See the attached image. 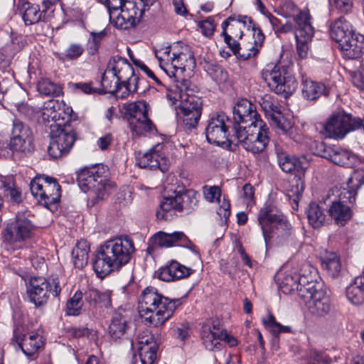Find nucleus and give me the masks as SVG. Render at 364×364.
<instances>
[{
    "label": "nucleus",
    "mask_w": 364,
    "mask_h": 364,
    "mask_svg": "<svg viewBox=\"0 0 364 364\" xmlns=\"http://www.w3.org/2000/svg\"><path fill=\"white\" fill-rule=\"evenodd\" d=\"M83 294L77 291L66 302L65 311L69 316H78L83 306Z\"/></svg>",
    "instance_id": "obj_50"
},
{
    "label": "nucleus",
    "mask_w": 364,
    "mask_h": 364,
    "mask_svg": "<svg viewBox=\"0 0 364 364\" xmlns=\"http://www.w3.org/2000/svg\"><path fill=\"white\" fill-rule=\"evenodd\" d=\"M227 20L228 21L229 20L232 21L233 23L231 24V28L239 31L238 33H235V37H238L239 38H241L243 35L242 28H245V27H247V29L252 28L254 34L255 29L253 27L255 26V28H259V26H256L255 23H253L251 18L247 17L246 16H239L237 19L229 18Z\"/></svg>",
    "instance_id": "obj_52"
},
{
    "label": "nucleus",
    "mask_w": 364,
    "mask_h": 364,
    "mask_svg": "<svg viewBox=\"0 0 364 364\" xmlns=\"http://www.w3.org/2000/svg\"><path fill=\"white\" fill-rule=\"evenodd\" d=\"M134 250V242L128 237H117L106 241L101 245L93 262L94 271L100 278L119 271L129 262Z\"/></svg>",
    "instance_id": "obj_2"
},
{
    "label": "nucleus",
    "mask_w": 364,
    "mask_h": 364,
    "mask_svg": "<svg viewBox=\"0 0 364 364\" xmlns=\"http://www.w3.org/2000/svg\"><path fill=\"white\" fill-rule=\"evenodd\" d=\"M106 35L107 32L105 30L99 32H90L87 44V51L89 55H93L98 52L101 42Z\"/></svg>",
    "instance_id": "obj_53"
},
{
    "label": "nucleus",
    "mask_w": 364,
    "mask_h": 364,
    "mask_svg": "<svg viewBox=\"0 0 364 364\" xmlns=\"http://www.w3.org/2000/svg\"><path fill=\"white\" fill-rule=\"evenodd\" d=\"M28 210L19 211L14 222L7 225L3 232L4 240L9 244H16L30 238L35 230Z\"/></svg>",
    "instance_id": "obj_15"
},
{
    "label": "nucleus",
    "mask_w": 364,
    "mask_h": 364,
    "mask_svg": "<svg viewBox=\"0 0 364 364\" xmlns=\"http://www.w3.org/2000/svg\"><path fill=\"white\" fill-rule=\"evenodd\" d=\"M146 6L144 0H127L112 23L122 30L134 28L142 20Z\"/></svg>",
    "instance_id": "obj_16"
},
{
    "label": "nucleus",
    "mask_w": 364,
    "mask_h": 364,
    "mask_svg": "<svg viewBox=\"0 0 364 364\" xmlns=\"http://www.w3.org/2000/svg\"><path fill=\"white\" fill-rule=\"evenodd\" d=\"M0 189L12 203H20L22 201L21 191L16 187L13 176L0 175Z\"/></svg>",
    "instance_id": "obj_41"
},
{
    "label": "nucleus",
    "mask_w": 364,
    "mask_h": 364,
    "mask_svg": "<svg viewBox=\"0 0 364 364\" xmlns=\"http://www.w3.org/2000/svg\"><path fill=\"white\" fill-rule=\"evenodd\" d=\"M303 289H300L299 297L305 302L311 314L323 317L328 314L332 309L329 296L322 289V285L316 280L308 282L301 280Z\"/></svg>",
    "instance_id": "obj_9"
},
{
    "label": "nucleus",
    "mask_w": 364,
    "mask_h": 364,
    "mask_svg": "<svg viewBox=\"0 0 364 364\" xmlns=\"http://www.w3.org/2000/svg\"><path fill=\"white\" fill-rule=\"evenodd\" d=\"M343 54L349 59L360 58L364 53V36L355 33L339 45Z\"/></svg>",
    "instance_id": "obj_27"
},
{
    "label": "nucleus",
    "mask_w": 364,
    "mask_h": 364,
    "mask_svg": "<svg viewBox=\"0 0 364 364\" xmlns=\"http://www.w3.org/2000/svg\"><path fill=\"white\" fill-rule=\"evenodd\" d=\"M149 105L145 101H136L124 105V113L128 117V122L148 116Z\"/></svg>",
    "instance_id": "obj_45"
},
{
    "label": "nucleus",
    "mask_w": 364,
    "mask_h": 364,
    "mask_svg": "<svg viewBox=\"0 0 364 364\" xmlns=\"http://www.w3.org/2000/svg\"><path fill=\"white\" fill-rule=\"evenodd\" d=\"M331 359L324 352L312 350L309 353L308 364H331Z\"/></svg>",
    "instance_id": "obj_59"
},
{
    "label": "nucleus",
    "mask_w": 364,
    "mask_h": 364,
    "mask_svg": "<svg viewBox=\"0 0 364 364\" xmlns=\"http://www.w3.org/2000/svg\"><path fill=\"white\" fill-rule=\"evenodd\" d=\"M112 292L101 291L97 289L90 288L85 292V300L93 309H109L112 307Z\"/></svg>",
    "instance_id": "obj_32"
},
{
    "label": "nucleus",
    "mask_w": 364,
    "mask_h": 364,
    "mask_svg": "<svg viewBox=\"0 0 364 364\" xmlns=\"http://www.w3.org/2000/svg\"><path fill=\"white\" fill-rule=\"evenodd\" d=\"M101 86V93L116 94L119 97L122 90L121 83L109 66L102 77Z\"/></svg>",
    "instance_id": "obj_42"
},
{
    "label": "nucleus",
    "mask_w": 364,
    "mask_h": 364,
    "mask_svg": "<svg viewBox=\"0 0 364 364\" xmlns=\"http://www.w3.org/2000/svg\"><path fill=\"white\" fill-rule=\"evenodd\" d=\"M144 82V79L140 78L134 73L127 80H124V82L121 83L122 90L119 97L126 98L132 93L139 91L144 92V89L141 88V85Z\"/></svg>",
    "instance_id": "obj_47"
},
{
    "label": "nucleus",
    "mask_w": 364,
    "mask_h": 364,
    "mask_svg": "<svg viewBox=\"0 0 364 364\" xmlns=\"http://www.w3.org/2000/svg\"><path fill=\"white\" fill-rule=\"evenodd\" d=\"M278 286L281 291L285 294L293 293L295 290L297 295L299 296L300 289L303 287L301 285V280L305 278L308 282H311L312 278L311 275L301 274L299 275L295 272H287L284 274H277Z\"/></svg>",
    "instance_id": "obj_21"
},
{
    "label": "nucleus",
    "mask_w": 364,
    "mask_h": 364,
    "mask_svg": "<svg viewBox=\"0 0 364 364\" xmlns=\"http://www.w3.org/2000/svg\"><path fill=\"white\" fill-rule=\"evenodd\" d=\"M13 340L17 343L23 353L28 357L33 355L43 346V336L36 333L23 335V338H20L14 331Z\"/></svg>",
    "instance_id": "obj_28"
},
{
    "label": "nucleus",
    "mask_w": 364,
    "mask_h": 364,
    "mask_svg": "<svg viewBox=\"0 0 364 364\" xmlns=\"http://www.w3.org/2000/svg\"><path fill=\"white\" fill-rule=\"evenodd\" d=\"M328 213L335 223L339 226H343L353 215L351 206L341 200L333 201Z\"/></svg>",
    "instance_id": "obj_34"
},
{
    "label": "nucleus",
    "mask_w": 364,
    "mask_h": 364,
    "mask_svg": "<svg viewBox=\"0 0 364 364\" xmlns=\"http://www.w3.org/2000/svg\"><path fill=\"white\" fill-rule=\"evenodd\" d=\"M107 175V169L100 164L83 168L77 173L79 186L84 192H89L93 204L102 200L114 187Z\"/></svg>",
    "instance_id": "obj_8"
},
{
    "label": "nucleus",
    "mask_w": 364,
    "mask_h": 364,
    "mask_svg": "<svg viewBox=\"0 0 364 364\" xmlns=\"http://www.w3.org/2000/svg\"><path fill=\"white\" fill-rule=\"evenodd\" d=\"M150 241L154 245L161 247H170L171 246L178 245L189 248L193 251L195 257L199 259V254L195 250V245L183 232L166 233L160 231L156 233L151 238Z\"/></svg>",
    "instance_id": "obj_19"
},
{
    "label": "nucleus",
    "mask_w": 364,
    "mask_h": 364,
    "mask_svg": "<svg viewBox=\"0 0 364 364\" xmlns=\"http://www.w3.org/2000/svg\"><path fill=\"white\" fill-rule=\"evenodd\" d=\"M198 26L201 29L202 33L205 36H212L215 28L214 21L210 17L204 21H199Z\"/></svg>",
    "instance_id": "obj_63"
},
{
    "label": "nucleus",
    "mask_w": 364,
    "mask_h": 364,
    "mask_svg": "<svg viewBox=\"0 0 364 364\" xmlns=\"http://www.w3.org/2000/svg\"><path fill=\"white\" fill-rule=\"evenodd\" d=\"M346 297L354 305H360L364 302V277H357L346 287Z\"/></svg>",
    "instance_id": "obj_40"
},
{
    "label": "nucleus",
    "mask_w": 364,
    "mask_h": 364,
    "mask_svg": "<svg viewBox=\"0 0 364 364\" xmlns=\"http://www.w3.org/2000/svg\"><path fill=\"white\" fill-rule=\"evenodd\" d=\"M306 215L309 224L314 228H320L325 222L326 215L316 203H311L309 205Z\"/></svg>",
    "instance_id": "obj_49"
},
{
    "label": "nucleus",
    "mask_w": 364,
    "mask_h": 364,
    "mask_svg": "<svg viewBox=\"0 0 364 364\" xmlns=\"http://www.w3.org/2000/svg\"><path fill=\"white\" fill-rule=\"evenodd\" d=\"M84 47L82 44L73 43L69 45L64 53V58L68 60H74L79 58L84 53Z\"/></svg>",
    "instance_id": "obj_58"
},
{
    "label": "nucleus",
    "mask_w": 364,
    "mask_h": 364,
    "mask_svg": "<svg viewBox=\"0 0 364 364\" xmlns=\"http://www.w3.org/2000/svg\"><path fill=\"white\" fill-rule=\"evenodd\" d=\"M92 82H70L69 87L77 93L101 94L100 89L95 88L92 86Z\"/></svg>",
    "instance_id": "obj_57"
},
{
    "label": "nucleus",
    "mask_w": 364,
    "mask_h": 364,
    "mask_svg": "<svg viewBox=\"0 0 364 364\" xmlns=\"http://www.w3.org/2000/svg\"><path fill=\"white\" fill-rule=\"evenodd\" d=\"M156 57L167 75L174 78L173 83L185 80L183 73L186 68L191 70L196 65L191 48L181 42L160 48L156 52Z\"/></svg>",
    "instance_id": "obj_6"
},
{
    "label": "nucleus",
    "mask_w": 364,
    "mask_h": 364,
    "mask_svg": "<svg viewBox=\"0 0 364 364\" xmlns=\"http://www.w3.org/2000/svg\"><path fill=\"white\" fill-rule=\"evenodd\" d=\"M136 165L140 168L150 170L159 169L162 172H165L168 168L166 159L154 150L144 154L139 153L136 157Z\"/></svg>",
    "instance_id": "obj_26"
},
{
    "label": "nucleus",
    "mask_w": 364,
    "mask_h": 364,
    "mask_svg": "<svg viewBox=\"0 0 364 364\" xmlns=\"http://www.w3.org/2000/svg\"><path fill=\"white\" fill-rule=\"evenodd\" d=\"M301 92L307 100H316L322 95H328V90L323 82L305 80L302 82Z\"/></svg>",
    "instance_id": "obj_37"
},
{
    "label": "nucleus",
    "mask_w": 364,
    "mask_h": 364,
    "mask_svg": "<svg viewBox=\"0 0 364 364\" xmlns=\"http://www.w3.org/2000/svg\"><path fill=\"white\" fill-rule=\"evenodd\" d=\"M120 83L127 80L134 74L132 65L128 60L119 55L114 56L108 64Z\"/></svg>",
    "instance_id": "obj_35"
},
{
    "label": "nucleus",
    "mask_w": 364,
    "mask_h": 364,
    "mask_svg": "<svg viewBox=\"0 0 364 364\" xmlns=\"http://www.w3.org/2000/svg\"><path fill=\"white\" fill-rule=\"evenodd\" d=\"M253 28L255 29V33L253 34L254 43H250L245 46L240 47L237 54H235L237 58L242 60H246L252 57H255L259 52L264 40V35L261 28H255V26Z\"/></svg>",
    "instance_id": "obj_36"
},
{
    "label": "nucleus",
    "mask_w": 364,
    "mask_h": 364,
    "mask_svg": "<svg viewBox=\"0 0 364 364\" xmlns=\"http://www.w3.org/2000/svg\"><path fill=\"white\" fill-rule=\"evenodd\" d=\"M277 160L279 166L284 172H295L298 175V178L295 179L296 191L293 193V201L297 205L304 189V183L301 176H304L306 169V160L304 157L296 158L285 153L277 154Z\"/></svg>",
    "instance_id": "obj_17"
},
{
    "label": "nucleus",
    "mask_w": 364,
    "mask_h": 364,
    "mask_svg": "<svg viewBox=\"0 0 364 364\" xmlns=\"http://www.w3.org/2000/svg\"><path fill=\"white\" fill-rule=\"evenodd\" d=\"M179 191L181 198L179 213L185 212L186 214L191 213L198 204L199 194L192 189L181 188Z\"/></svg>",
    "instance_id": "obj_43"
},
{
    "label": "nucleus",
    "mask_w": 364,
    "mask_h": 364,
    "mask_svg": "<svg viewBox=\"0 0 364 364\" xmlns=\"http://www.w3.org/2000/svg\"><path fill=\"white\" fill-rule=\"evenodd\" d=\"M223 334V326L218 319L207 321L203 326L201 338L203 344L208 350H220L223 348L221 336Z\"/></svg>",
    "instance_id": "obj_20"
},
{
    "label": "nucleus",
    "mask_w": 364,
    "mask_h": 364,
    "mask_svg": "<svg viewBox=\"0 0 364 364\" xmlns=\"http://www.w3.org/2000/svg\"><path fill=\"white\" fill-rule=\"evenodd\" d=\"M141 364H153L156 358L157 346L138 347Z\"/></svg>",
    "instance_id": "obj_56"
},
{
    "label": "nucleus",
    "mask_w": 364,
    "mask_h": 364,
    "mask_svg": "<svg viewBox=\"0 0 364 364\" xmlns=\"http://www.w3.org/2000/svg\"><path fill=\"white\" fill-rule=\"evenodd\" d=\"M321 266L331 277L338 278L341 272L340 257L333 252H326L321 257Z\"/></svg>",
    "instance_id": "obj_39"
},
{
    "label": "nucleus",
    "mask_w": 364,
    "mask_h": 364,
    "mask_svg": "<svg viewBox=\"0 0 364 364\" xmlns=\"http://www.w3.org/2000/svg\"><path fill=\"white\" fill-rule=\"evenodd\" d=\"M30 301L36 306L45 305L50 294L58 296L61 287L58 278H53L50 281L44 277H33L30 281V287L27 290Z\"/></svg>",
    "instance_id": "obj_14"
},
{
    "label": "nucleus",
    "mask_w": 364,
    "mask_h": 364,
    "mask_svg": "<svg viewBox=\"0 0 364 364\" xmlns=\"http://www.w3.org/2000/svg\"><path fill=\"white\" fill-rule=\"evenodd\" d=\"M9 149L13 152L28 154L33 149L32 132L18 119H14L11 132Z\"/></svg>",
    "instance_id": "obj_18"
},
{
    "label": "nucleus",
    "mask_w": 364,
    "mask_h": 364,
    "mask_svg": "<svg viewBox=\"0 0 364 364\" xmlns=\"http://www.w3.org/2000/svg\"><path fill=\"white\" fill-rule=\"evenodd\" d=\"M356 129L364 131V117H354L345 112L333 113L323 124L326 137L343 139L349 132Z\"/></svg>",
    "instance_id": "obj_11"
},
{
    "label": "nucleus",
    "mask_w": 364,
    "mask_h": 364,
    "mask_svg": "<svg viewBox=\"0 0 364 364\" xmlns=\"http://www.w3.org/2000/svg\"><path fill=\"white\" fill-rule=\"evenodd\" d=\"M138 347H155L156 346L154 336L148 331H145L139 333L137 336Z\"/></svg>",
    "instance_id": "obj_62"
},
{
    "label": "nucleus",
    "mask_w": 364,
    "mask_h": 364,
    "mask_svg": "<svg viewBox=\"0 0 364 364\" xmlns=\"http://www.w3.org/2000/svg\"><path fill=\"white\" fill-rule=\"evenodd\" d=\"M364 184V170L355 171L348 178L346 188L339 194V199L343 203L353 205L356 199L358 190Z\"/></svg>",
    "instance_id": "obj_22"
},
{
    "label": "nucleus",
    "mask_w": 364,
    "mask_h": 364,
    "mask_svg": "<svg viewBox=\"0 0 364 364\" xmlns=\"http://www.w3.org/2000/svg\"><path fill=\"white\" fill-rule=\"evenodd\" d=\"M257 220L267 244L271 240L278 246H293L296 244L291 224L274 205L264 204L258 213Z\"/></svg>",
    "instance_id": "obj_5"
},
{
    "label": "nucleus",
    "mask_w": 364,
    "mask_h": 364,
    "mask_svg": "<svg viewBox=\"0 0 364 364\" xmlns=\"http://www.w3.org/2000/svg\"><path fill=\"white\" fill-rule=\"evenodd\" d=\"M183 298L171 299L152 287H146L139 301V313L146 325L157 327L163 325L182 305Z\"/></svg>",
    "instance_id": "obj_3"
},
{
    "label": "nucleus",
    "mask_w": 364,
    "mask_h": 364,
    "mask_svg": "<svg viewBox=\"0 0 364 364\" xmlns=\"http://www.w3.org/2000/svg\"><path fill=\"white\" fill-rule=\"evenodd\" d=\"M37 87L38 92L46 96L58 95L60 92V87L47 78L41 79L38 82Z\"/></svg>",
    "instance_id": "obj_54"
},
{
    "label": "nucleus",
    "mask_w": 364,
    "mask_h": 364,
    "mask_svg": "<svg viewBox=\"0 0 364 364\" xmlns=\"http://www.w3.org/2000/svg\"><path fill=\"white\" fill-rule=\"evenodd\" d=\"M203 192L205 198L209 202L218 201L221 196L220 189L216 186H204L203 187Z\"/></svg>",
    "instance_id": "obj_61"
},
{
    "label": "nucleus",
    "mask_w": 364,
    "mask_h": 364,
    "mask_svg": "<svg viewBox=\"0 0 364 364\" xmlns=\"http://www.w3.org/2000/svg\"><path fill=\"white\" fill-rule=\"evenodd\" d=\"M90 245L87 241L81 240L78 241L72 251L73 264L77 268L84 267L88 262Z\"/></svg>",
    "instance_id": "obj_44"
},
{
    "label": "nucleus",
    "mask_w": 364,
    "mask_h": 364,
    "mask_svg": "<svg viewBox=\"0 0 364 364\" xmlns=\"http://www.w3.org/2000/svg\"><path fill=\"white\" fill-rule=\"evenodd\" d=\"M193 270L176 261H171L169 264L159 268L156 272L157 277L164 282H173L188 277Z\"/></svg>",
    "instance_id": "obj_23"
},
{
    "label": "nucleus",
    "mask_w": 364,
    "mask_h": 364,
    "mask_svg": "<svg viewBox=\"0 0 364 364\" xmlns=\"http://www.w3.org/2000/svg\"><path fill=\"white\" fill-rule=\"evenodd\" d=\"M129 328L128 318L122 311L114 312L108 326V333L114 341L122 339Z\"/></svg>",
    "instance_id": "obj_33"
},
{
    "label": "nucleus",
    "mask_w": 364,
    "mask_h": 364,
    "mask_svg": "<svg viewBox=\"0 0 364 364\" xmlns=\"http://www.w3.org/2000/svg\"><path fill=\"white\" fill-rule=\"evenodd\" d=\"M352 83L360 90H364V75L359 72L350 73Z\"/></svg>",
    "instance_id": "obj_64"
},
{
    "label": "nucleus",
    "mask_w": 364,
    "mask_h": 364,
    "mask_svg": "<svg viewBox=\"0 0 364 364\" xmlns=\"http://www.w3.org/2000/svg\"><path fill=\"white\" fill-rule=\"evenodd\" d=\"M232 124L230 118L224 112H218L214 114L208 122L205 128L206 139L210 144L222 145L226 142L236 145H241L245 150L253 154L259 153L262 147L260 142H255L252 144L251 140H255L257 128L254 129L253 133L237 129L236 124L232 128V133L229 131Z\"/></svg>",
    "instance_id": "obj_1"
},
{
    "label": "nucleus",
    "mask_w": 364,
    "mask_h": 364,
    "mask_svg": "<svg viewBox=\"0 0 364 364\" xmlns=\"http://www.w3.org/2000/svg\"><path fill=\"white\" fill-rule=\"evenodd\" d=\"M76 139L77 134L71 125L56 124L51 126L50 143L48 149L49 154L53 158L68 154Z\"/></svg>",
    "instance_id": "obj_13"
},
{
    "label": "nucleus",
    "mask_w": 364,
    "mask_h": 364,
    "mask_svg": "<svg viewBox=\"0 0 364 364\" xmlns=\"http://www.w3.org/2000/svg\"><path fill=\"white\" fill-rule=\"evenodd\" d=\"M261 75L269 89L276 94L287 97L296 90L297 82L295 77L280 65L268 64Z\"/></svg>",
    "instance_id": "obj_10"
},
{
    "label": "nucleus",
    "mask_w": 364,
    "mask_h": 364,
    "mask_svg": "<svg viewBox=\"0 0 364 364\" xmlns=\"http://www.w3.org/2000/svg\"><path fill=\"white\" fill-rule=\"evenodd\" d=\"M355 33L352 24L345 17L338 18L330 25V36L338 46Z\"/></svg>",
    "instance_id": "obj_30"
},
{
    "label": "nucleus",
    "mask_w": 364,
    "mask_h": 364,
    "mask_svg": "<svg viewBox=\"0 0 364 364\" xmlns=\"http://www.w3.org/2000/svg\"><path fill=\"white\" fill-rule=\"evenodd\" d=\"M179 191L175 190L171 194L164 196L160 203V209L156 212V217L161 220H168L172 213H179Z\"/></svg>",
    "instance_id": "obj_31"
},
{
    "label": "nucleus",
    "mask_w": 364,
    "mask_h": 364,
    "mask_svg": "<svg viewBox=\"0 0 364 364\" xmlns=\"http://www.w3.org/2000/svg\"><path fill=\"white\" fill-rule=\"evenodd\" d=\"M271 124L279 129L282 133L287 134L290 138L294 139L295 141H298L294 136V124L293 122L285 118L282 112H279L272 116L270 119Z\"/></svg>",
    "instance_id": "obj_48"
},
{
    "label": "nucleus",
    "mask_w": 364,
    "mask_h": 364,
    "mask_svg": "<svg viewBox=\"0 0 364 364\" xmlns=\"http://www.w3.org/2000/svg\"><path fill=\"white\" fill-rule=\"evenodd\" d=\"M18 9L26 26L33 25L43 20V11L38 5L23 1L18 4Z\"/></svg>",
    "instance_id": "obj_38"
},
{
    "label": "nucleus",
    "mask_w": 364,
    "mask_h": 364,
    "mask_svg": "<svg viewBox=\"0 0 364 364\" xmlns=\"http://www.w3.org/2000/svg\"><path fill=\"white\" fill-rule=\"evenodd\" d=\"M314 34L311 24L303 25L296 28L295 39L296 41V53L301 59H306L309 55V43Z\"/></svg>",
    "instance_id": "obj_25"
},
{
    "label": "nucleus",
    "mask_w": 364,
    "mask_h": 364,
    "mask_svg": "<svg viewBox=\"0 0 364 364\" xmlns=\"http://www.w3.org/2000/svg\"><path fill=\"white\" fill-rule=\"evenodd\" d=\"M321 156L338 166L348 165L353 154L350 151L337 146H326L321 143Z\"/></svg>",
    "instance_id": "obj_24"
},
{
    "label": "nucleus",
    "mask_w": 364,
    "mask_h": 364,
    "mask_svg": "<svg viewBox=\"0 0 364 364\" xmlns=\"http://www.w3.org/2000/svg\"><path fill=\"white\" fill-rule=\"evenodd\" d=\"M233 119L237 129L246 131L253 133L254 129L257 128L255 132V140H251L252 144L255 142L262 143V149L259 152L263 151L269 141V128L266 123L263 122L257 114L255 107L249 100H242L240 101L233 109Z\"/></svg>",
    "instance_id": "obj_7"
},
{
    "label": "nucleus",
    "mask_w": 364,
    "mask_h": 364,
    "mask_svg": "<svg viewBox=\"0 0 364 364\" xmlns=\"http://www.w3.org/2000/svg\"><path fill=\"white\" fill-rule=\"evenodd\" d=\"M282 15L285 18H292L296 24V28L303 25L311 24V17L309 11H301L294 2L284 1L280 6Z\"/></svg>",
    "instance_id": "obj_29"
},
{
    "label": "nucleus",
    "mask_w": 364,
    "mask_h": 364,
    "mask_svg": "<svg viewBox=\"0 0 364 364\" xmlns=\"http://www.w3.org/2000/svg\"><path fill=\"white\" fill-rule=\"evenodd\" d=\"M30 189L40 204L50 210L56 209L61 197V188L55 178L36 176L31 181Z\"/></svg>",
    "instance_id": "obj_12"
},
{
    "label": "nucleus",
    "mask_w": 364,
    "mask_h": 364,
    "mask_svg": "<svg viewBox=\"0 0 364 364\" xmlns=\"http://www.w3.org/2000/svg\"><path fill=\"white\" fill-rule=\"evenodd\" d=\"M129 125L132 134L137 136L151 132L154 128V125L148 116L136 119H132L129 122Z\"/></svg>",
    "instance_id": "obj_46"
},
{
    "label": "nucleus",
    "mask_w": 364,
    "mask_h": 364,
    "mask_svg": "<svg viewBox=\"0 0 364 364\" xmlns=\"http://www.w3.org/2000/svg\"><path fill=\"white\" fill-rule=\"evenodd\" d=\"M264 327L272 334L277 337L282 333H288L291 328L288 326H282L280 323L276 321L272 314L269 313L266 318L262 320Z\"/></svg>",
    "instance_id": "obj_51"
},
{
    "label": "nucleus",
    "mask_w": 364,
    "mask_h": 364,
    "mask_svg": "<svg viewBox=\"0 0 364 364\" xmlns=\"http://www.w3.org/2000/svg\"><path fill=\"white\" fill-rule=\"evenodd\" d=\"M229 25L228 20H225L222 23L223 28V36H224V41L228 47L231 49L233 53L235 55L238 50L240 48V44L226 32L227 26Z\"/></svg>",
    "instance_id": "obj_60"
},
{
    "label": "nucleus",
    "mask_w": 364,
    "mask_h": 364,
    "mask_svg": "<svg viewBox=\"0 0 364 364\" xmlns=\"http://www.w3.org/2000/svg\"><path fill=\"white\" fill-rule=\"evenodd\" d=\"M260 106L266 116L270 119L274 114L280 112L279 104L269 95H265L259 101Z\"/></svg>",
    "instance_id": "obj_55"
},
{
    "label": "nucleus",
    "mask_w": 364,
    "mask_h": 364,
    "mask_svg": "<svg viewBox=\"0 0 364 364\" xmlns=\"http://www.w3.org/2000/svg\"><path fill=\"white\" fill-rule=\"evenodd\" d=\"M197 87L188 80L173 83L166 88V97L175 104L180 102L178 109L182 114L184 127L192 129L196 127L202 112V100L195 95Z\"/></svg>",
    "instance_id": "obj_4"
}]
</instances>
